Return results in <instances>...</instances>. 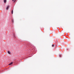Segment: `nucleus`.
<instances>
[{
  "label": "nucleus",
  "mask_w": 74,
  "mask_h": 74,
  "mask_svg": "<svg viewBox=\"0 0 74 74\" xmlns=\"http://www.w3.org/2000/svg\"><path fill=\"white\" fill-rule=\"evenodd\" d=\"M28 46H29V47H30L31 48H32V47H33V45H32L31 43H29L27 44Z\"/></svg>",
  "instance_id": "f257e3e1"
},
{
  "label": "nucleus",
  "mask_w": 74,
  "mask_h": 74,
  "mask_svg": "<svg viewBox=\"0 0 74 74\" xmlns=\"http://www.w3.org/2000/svg\"><path fill=\"white\" fill-rule=\"evenodd\" d=\"M9 7H10V5H8L7 6V7L6 8V10H8V8H9Z\"/></svg>",
  "instance_id": "f03ea898"
},
{
  "label": "nucleus",
  "mask_w": 74,
  "mask_h": 74,
  "mask_svg": "<svg viewBox=\"0 0 74 74\" xmlns=\"http://www.w3.org/2000/svg\"><path fill=\"white\" fill-rule=\"evenodd\" d=\"M4 2L5 3H6L7 2V0H4Z\"/></svg>",
  "instance_id": "7ed1b4c3"
},
{
  "label": "nucleus",
  "mask_w": 74,
  "mask_h": 74,
  "mask_svg": "<svg viewBox=\"0 0 74 74\" xmlns=\"http://www.w3.org/2000/svg\"><path fill=\"white\" fill-rule=\"evenodd\" d=\"M12 63H13V62H11L9 64V65H11V64H12Z\"/></svg>",
  "instance_id": "20e7f679"
},
{
  "label": "nucleus",
  "mask_w": 74,
  "mask_h": 74,
  "mask_svg": "<svg viewBox=\"0 0 74 74\" xmlns=\"http://www.w3.org/2000/svg\"><path fill=\"white\" fill-rule=\"evenodd\" d=\"M13 10H12V11H11L12 14H13Z\"/></svg>",
  "instance_id": "39448f33"
},
{
  "label": "nucleus",
  "mask_w": 74,
  "mask_h": 74,
  "mask_svg": "<svg viewBox=\"0 0 74 74\" xmlns=\"http://www.w3.org/2000/svg\"><path fill=\"white\" fill-rule=\"evenodd\" d=\"M8 52L9 54H10L11 53L10 52V51H8Z\"/></svg>",
  "instance_id": "423d86ee"
},
{
  "label": "nucleus",
  "mask_w": 74,
  "mask_h": 74,
  "mask_svg": "<svg viewBox=\"0 0 74 74\" xmlns=\"http://www.w3.org/2000/svg\"><path fill=\"white\" fill-rule=\"evenodd\" d=\"M12 23H14V20H12Z\"/></svg>",
  "instance_id": "0eeeda50"
},
{
  "label": "nucleus",
  "mask_w": 74,
  "mask_h": 74,
  "mask_svg": "<svg viewBox=\"0 0 74 74\" xmlns=\"http://www.w3.org/2000/svg\"><path fill=\"white\" fill-rule=\"evenodd\" d=\"M13 37H15V34L13 35Z\"/></svg>",
  "instance_id": "6e6552de"
},
{
  "label": "nucleus",
  "mask_w": 74,
  "mask_h": 74,
  "mask_svg": "<svg viewBox=\"0 0 74 74\" xmlns=\"http://www.w3.org/2000/svg\"><path fill=\"white\" fill-rule=\"evenodd\" d=\"M54 45H52V47H54Z\"/></svg>",
  "instance_id": "1a4fd4ad"
},
{
  "label": "nucleus",
  "mask_w": 74,
  "mask_h": 74,
  "mask_svg": "<svg viewBox=\"0 0 74 74\" xmlns=\"http://www.w3.org/2000/svg\"><path fill=\"white\" fill-rule=\"evenodd\" d=\"M59 56H60V57H61V56L60 55Z\"/></svg>",
  "instance_id": "9d476101"
},
{
  "label": "nucleus",
  "mask_w": 74,
  "mask_h": 74,
  "mask_svg": "<svg viewBox=\"0 0 74 74\" xmlns=\"http://www.w3.org/2000/svg\"><path fill=\"white\" fill-rule=\"evenodd\" d=\"M66 35H68V34H66Z\"/></svg>",
  "instance_id": "9b49d317"
},
{
  "label": "nucleus",
  "mask_w": 74,
  "mask_h": 74,
  "mask_svg": "<svg viewBox=\"0 0 74 74\" xmlns=\"http://www.w3.org/2000/svg\"><path fill=\"white\" fill-rule=\"evenodd\" d=\"M14 0H12V1H14Z\"/></svg>",
  "instance_id": "f8f14e48"
},
{
  "label": "nucleus",
  "mask_w": 74,
  "mask_h": 74,
  "mask_svg": "<svg viewBox=\"0 0 74 74\" xmlns=\"http://www.w3.org/2000/svg\"><path fill=\"white\" fill-rule=\"evenodd\" d=\"M30 51H31V50H32V49H30Z\"/></svg>",
  "instance_id": "ddd939ff"
}]
</instances>
